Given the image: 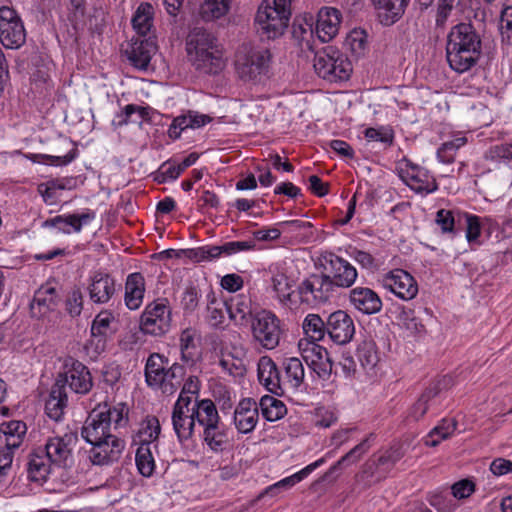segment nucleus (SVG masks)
<instances>
[{"instance_id": "1", "label": "nucleus", "mask_w": 512, "mask_h": 512, "mask_svg": "<svg viewBox=\"0 0 512 512\" xmlns=\"http://www.w3.org/2000/svg\"><path fill=\"white\" fill-rule=\"evenodd\" d=\"M482 54V40L471 23L453 26L447 35L446 59L452 70L464 73L472 69Z\"/></svg>"}, {"instance_id": "2", "label": "nucleus", "mask_w": 512, "mask_h": 512, "mask_svg": "<svg viewBox=\"0 0 512 512\" xmlns=\"http://www.w3.org/2000/svg\"><path fill=\"white\" fill-rule=\"evenodd\" d=\"M217 40L210 32L193 29L186 40V51L189 61L194 68L204 74H217L224 67L222 52Z\"/></svg>"}, {"instance_id": "3", "label": "nucleus", "mask_w": 512, "mask_h": 512, "mask_svg": "<svg viewBox=\"0 0 512 512\" xmlns=\"http://www.w3.org/2000/svg\"><path fill=\"white\" fill-rule=\"evenodd\" d=\"M128 407L124 403L111 406L107 403L94 408L87 417L81 436L86 442L105 439L114 436L112 429L116 430L127 423Z\"/></svg>"}, {"instance_id": "4", "label": "nucleus", "mask_w": 512, "mask_h": 512, "mask_svg": "<svg viewBox=\"0 0 512 512\" xmlns=\"http://www.w3.org/2000/svg\"><path fill=\"white\" fill-rule=\"evenodd\" d=\"M291 0H263L255 22L262 35L274 39L283 34L291 15Z\"/></svg>"}, {"instance_id": "5", "label": "nucleus", "mask_w": 512, "mask_h": 512, "mask_svg": "<svg viewBox=\"0 0 512 512\" xmlns=\"http://www.w3.org/2000/svg\"><path fill=\"white\" fill-rule=\"evenodd\" d=\"M271 60L268 48L243 46L236 55V72L244 81H260L268 75Z\"/></svg>"}, {"instance_id": "6", "label": "nucleus", "mask_w": 512, "mask_h": 512, "mask_svg": "<svg viewBox=\"0 0 512 512\" xmlns=\"http://www.w3.org/2000/svg\"><path fill=\"white\" fill-rule=\"evenodd\" d=\"M313 66L320 77L331 82L347 80L352 72L351 61L332 46L315 54Z\"/></svg>"}, {"instance_id": "7", "label": "nucleus", "mask_w": 512, "mask_h": 512, "mask_svg": "<svg viewBox=\"0 0 512 512\" xmlns=\"http://www.w3.org/2000/svg\"><path fill=\"white\" fill-rule=\"evenodd\" d=\"M250 323L252 337L261 347L272 350L279 345L281 321L273 312L265 309L257 311Z\"/></svg>"}, {"instance_id": "8", "label": "nucleus", "mask_w": 512, "mask_h": 512, "mask_svg": "<svg viewBox=\"0 0 512 512\" xmlns=\"http://www.w3.org/2000/svg\"><path fill=\"white\" fill-rule=\"evenodd\" d=\"M26 29L20 14L13 7H0V42L7 49H19L26 42Z\"/></svg>"}, {"instance_id": "9", "label": "nucleus", "mask_w": 512, "mask_h": 512, "mask_svg": "<svg viewBox=\"0 0 512 512\" xmlns=\"http://www.w3.org/2000/svg\"><path fill=\"white\" fill-rule=\"evenodd\" d=\"M77 443V433L70 431L63 435L48 437L45 444L40 447L56 468H69L74 463L73 452Z\"/></svg>"}, {"instance_id": "10", "label": "nucleus", "mask_w": 512, "mask_h": 512, "mask_svg": "<svg viewBox=\"0 0 512 512\" xmlns=\"http://www.w3.org/2000/svg\"><path fill=\"white\" fill-rule=\"evenodd\" d=\"M55 384L65 390L68 385L72 392L80 395L87 394L93 386L89 369L71 357L64 361L63 371L58 374Z\"/></svg>"}, {"instance_id": "11", "label": "nucleus", "mask_w": 512, "mask_h": 512, "mask_svg": "<svg viewBox=\"0 0 512 512\" xmlns=\"http://www.w3.org/2000/svg\"><path fill=\"white\" fill-rule=\"evenodd\" d=\"M171 326V310L167 305V299H157L149 303L141 317L140 329L144 334L162 336Z\"/></svg>"}, {"instance_id": "12", "label": "nucleus", "mask_w": 512, "mask_h": 512, "mask_svg": "<svg viewBox=\"0 0 512 512\" xmlns=\"http://www.w3.org/2000/svg\"><path fill=\"white\" fill-rule=\"evenodd\" d=\"M322 266L335 288H350L358 276L356 268L350 262L334 253L323 256Z\"/></svg>"}, {"instance_id": "13", "label": "nucleus", "mask_w": 512, "mask_h": 512, "mask_svg": "<svg viewBox=\"0 0 512 512\" xmlns=\"http://www.w3.org/2000/svg\"><path fill=\"white\" fill-rule=\"evenodd\" d=\"M254 247L253 241H230L222 245H205L189 249L187 256L195 262L211 261L221 256H231L242 251L252 250Z\"/></svg>"}, {"instance_id": "14", "label": "nucleus", "mask_w": 512, "mask_h": 512, "mask_svg": "<svg viewBox=\"0 0 512 512\" xmlns=\"http://www.w3.org/2000/svg\"><path fill=\"white\" fill-rule=\"evenodd\" d=\"M382 286L399 299L409 301L418 294V284L415 278L403 269H394L385 274L381 280Z\"/></svg>"}, {"instance_id": "15", "label": "nucleus", "mask_w": 512, "mask_h": 512, "mask_svg": "<svg viewBox=\"0 0 512 512\" xmlns=\"http://www.w3.org/2000/svg\"><path fill=\"white\" fill-rule=\"evenodd\" d=\"M92 445L89 459L94 465H109L119 460L125 448V441L117 435L88 442Z\"/></svg>"}, {"instance_id": "16", "label": "nucleus", "mask_w": 512, "mask_h": 512, "mask_svg": "<svg viewBox=\"0 0 512 512\" xmlns=\"http://www.w3.org/2000/svg\"><path fill=\"white\" fill-rule=\"evenodd\" d=\"M299 349L303 360L320 378L330 377L333 364L326 348L314 342L301 340Z\"/></svg>"}, {"instance_id": "17", "label": "nucleus", "mask_w": 512, "mask_h": 512, "mask_svg": "<svg viewBox=\"0 0 512 512\" xmlns=\"http://www.w3.org/2000/svg\"><path fill=\"white\" fill-rule=\"evenodd\" d=\"M327 335L335 344L349 343L355 334V324L352 317L344 310H337L326 318Z\"/></svg>"}, {"instance_id": "18", "label": "nucleus", "mask_w": 512, "mask_h": 512, "mask_svg": "<svg viewBox=\"0 0 512 512\" xmlns=\"http://www.w3.org/2000/svg\"><path fill=\"white\" fill-rule=\"evenodd\" d=\"M157 51L155 42L141 36L133 38L124 50L129 63L138 70H147L153 55Z\"/></svg>"}, {"instance_id": "19", "label": "nucleus", "mask_w": 512, "mask_h": 512, "mask_svg": "<svg viewBox=\"0 0 512 512\" xmlns=\"http://www.w3.org/2000/svg\"><path fill=\"white\" fill-rule=\"evenodd\" d=\"M90 300L95 304H105L110 301L116 292L114 278L102 271L94 272L89 278L87 286Z\"/></svg>"}, {"instance_id": "20", "label": "nucleus", "mask_w": 512, "mask_h": 512, "mask_svg": "<svg viewBox=\"0 0 512 512\" xmlns=\"http://www.w3.org/2000/svg\"><path fill=\"white\" fill-rule=\"evenodd\" d=\"M342 15L333 7H323L319 10L315 26V34L325 43L331 41L339 31Z\"/></svg>"}, {"instance_id": "21", "label": "nucleus", "mask_w": 512, "mask_h": 512, "mask_svg": "<svg viewBox=\"0 0 512 512\" xmlns=\"http://www.w3.org/2000/svg\"><path fill=\"white\" fill-rule=\"evenodd\" d=\"M299 293L305 300H309L307 295L311 294L314 300L327 301L335 290L334 284L327 272L322 274H313L304 280L298 287Z\"/></svg>"}, {"instance_id": "22", "label": "nucleus", "mask_w": 512, "mask_h": 512, "mask_svg": "<svg viewBox=\"0 0 512 512\" xmlns=\"http://www.w3.org/2000/svg\"><path fill=\"white\" fill-rule=\"evenodd\" d=\"M403 180L410 189L418 194L427 195L438 189V184L430 172L418 165H411L405 172Z\"/></svg>"}, {"instance_id": "23", "label": "nucleus", "mask_w": 512, "mask_h": 512, "mask_svg": "<svg viewBox=\"0 0 512 512\" xmlns=\"http://www.w3.org/2000/svg\"><path fill=\"white\" fill-rule=\"evenodd\" d=\"M95 218V213L87 211L82 214L58 215L43 222L45 228H57L64 234L72 232L79 233L84 225H87Z\"/></svg>"}, {"instance_id": "24", "label": "nucleus", "mask_w": 512, "mask_h": 512, "mask_svg": "<svg viewBox=\"0 0 512 512\" xmlns=\"http://www.w3.org/2000/svg\"><path fill=\"white\" fill-rule=\"evenodd\" d=\"M259 419L258 404L254 399H242L234 411V424L240 433H250Z\"/></svg>"}, {"instance_id": "25", "label": "nucleus", "mask_w": 512, "mask_h": 512, "mask_svg": "<svg viewBox=\"0 0 512 512\" xmlns=\"http://www.w3.org/2000/svg\"><path fill=\"white\" fill-rule=\"evenodd\" d=\"M258 379L265 388L277 395H284L283 380L275 362L269 356H263L258 362Z\"/></svg>"}, {"instance_id": "26", "label": "nucleus", "mask_w": 512, "mask_h": 512, "mask_svg": "<svg viewBox=\"0 0 512 512\" xmlns=\"http://www.w3.org/2000/svg\"><path fill=\"white\" fill-rule=\"evenodd\" d=\"M350 304L364 314H375L382 309L378 294L368 287H355L349 292Z\"/></svg>"}, {"instance_id": "27", "label": "nucleus", "mask_w": 512, "mask_h": 512, "mask_svg": "<svg viewBox=\"0 0 512 512\" xmlns=\"http://www.w3.org/2000/svg\"><path fill=\"white\" fill-rule=\"evenodd\" d=\"M53 467L55 465L48 459V456L40 446L30 452L27 462V474L31 481L45 482L51 474Z\"/></svg>"}, {"instance_id": "28", "label": "nucleus", "mask_w": 512, "mask_h": 512, "mask_svg": "<svg viewBox=\"0 0 512 512\" xmlns=\"http://www.w3.org/2000/svg\"><path fill=\"white\" fill-rule=\"evenodd\" d=\"M225 309L231 320L238 325H247L253 315L252 300L248 295L238 294L225 301Z\"/></svg>"}, {"instance_id": "29", "label": "nucleus", "mask_w": 512, "mask_h": 512, "mask_svg": "<svg viewBox=\"0 0 512 512\" xmlns=\"http://www.w3.org/2000/svg\"><path fill=\"white\" fill-rule=\"evenodd\" d=\"M410 0H372L379 22L384 26L396 23L404 14Z\"/></svg>"}, {"instance_id": "30", "label": "nucleus", "mask_w": 512, "mask_h": 512, "mask_svg": "<svg viewBox=\"0 0 512 512\" xmlns=\"http://www.w3.org/2000/svg\"><path fill=\"white\" fill-rule=\"evenodd\" d=\"M374 434H369L359 444L348 451L342 456L335 464H333L329 470L325 473L324 477L329 478L331 475L341 470L344 467L350 466L357 463L371 448Z\"/></svg>"}, {"instance_id": "31", "label": "nucleus", "mask_w": 512, "mask_h": 512, "mask_svg": "<svg viewBox=\"0 0 512 512\" xmlns=\"http://www.w3.org/2000/svg\"><path fill=\"white\" fill-rule=\"evenodd\" d=\"M325 463V458H320L316 460L315 462L307 465L300 471L294 473L291 476H288L278 482H276L273 485H270L267 487L261 496L267 494L271 496H276L278 493H280L281 490H287L292 488L294 485L299 483L300 481L304 480L306 477H308L315 469L320 467L322 464Z\"/></svg>"}, {"instance_id": "32", "label": "nucleus", "mask_w": 512, "mask_h": 512, "mask_svg": "<svg viewBox=\"0 0 512 512\" xmlns=\"http://www.w3.org/2000/svg\"><path fill=\"white\" fill-rule=\"evenodd\" d=\"M398 460L399 456L394 455L393 452L386 451L376 459H369L365 463L363 472L369 477L374 478L375 481H380L386 477Z\"/></svg>"}, {"instance_id": "33", "label": "nucleus", "mask_w": 512, "mask_h": 512, "mask_svg": "<svg viewBox=\"0 0 512 512\" xmlns=\"http://www.w3.org/2000/svg\"><path fill=\"white\" fill-rule=\"evenodd\" d=\"M144 292L145 282L142 274L132 273L128 275L125 283V304L130 310H136L141 306Z\"/></svg>"}, {"instance_id": "34", "label": "nucleus", "mask_w": 512, "mask_h": 512, "mask_svg": "<svg viewBox=\"0 0 512 512\" xmlns=\"http://www.w3.org/2000/svg\"><path fill=\"white\" fill-rule=\"evenodd\" d=\"M201 438L203 444L214 453L223 452L229 444L227 429L220 422L204 429Z\"/></svg>"}, {"instance_id": "35", "label": "nucleus", "mask_w": 512, "mask_h": 512, "mask_svg": "<svg viewBox=\"0 0 512 512\" xmlns=\"http://www.w3.org/2000/svg\"><path fill=\"white\" fill-rule=\"evenodd\" d=\"M0 432L4 437L5 448L14 453L26 436L27 426L23 421L11 420L0 425Z\"/></svg>"}, {"instance_id": "36", "label": "nucleus", "mask_w": 512, "mask_h": 512, "mask_svg": "<svg viewBox=\"0 0 512 512\" xmlns=\"http://www.w3.org/2000/svg\"><path fill=\"white\" fill-rule=\"evenodd\" d=\"M441 392V382H437L428 387L419 397L417 402L411 407L409 417L415 421L421 419L428 410L438 403V397Z\"/></svg>"}, {"instance_id": "37", "label": "nucleus", "mask_w": 512, "mask_h": 512, "mask_svg": "<svg viewBox=\"0 0 512 512\" xmlns=\"http://www.w3.org/2000/svg\"><path fill=\"white\" fill-rule=\"evenodd\" d=\"M167 363L168 359L158 353L148 357L145 365V380L149 387L159 389L163 384Z\"/></svg>"}, {"instance_id": "38", "label": "nucleus", "mask_w": 512, "mask_h": 512, "mask_svg": "<svg viewBox=\"0 0 512 512\" xmlns=\"http://www.w3.org/2000/svg\"><path fill=\"white\" fill-rule=\"evenodd\" d=\"M192 416L194 423H198L204 429L220 422V417L215 404L210 399H203L193 405Z\"/></svg>"}, {"instance_id": "39", "label": "nucleus", "mask_w": 512, "mask_h": 512, "mask_svg": "<svg viewBox=\"0 0 512 512\" xmlns=\"http://www.w3.org/2000/svg\"><path fill=\"white\" fill-rule=\"evenodd\" d=\"M68 397L65 389H61L54 383L49 398L45 404V411L49 418L59 420L67 406Z\"/></svg>"}, {"instance_id": "40", "label": "nucleus", "mask_w": 512, "mask_h": 512, "mask_svg": "<svg viewBox=\"0 0 512 512\" xmlns=\"http://www.w3.org/2000/svg\"><path fill=\"white\" fill-rule=\"evenodd\" d=\"M285 379L283 380L284 390L286 387L297 389L304 381V367L299 358L291 357L283 361Z\"/></svg>"}, {"instance_id": "41", "label": "nucleus", "mask_w": 512, "mask_h": 512, "mask_svg": "<svg viewBox=\"0 0 512 512\" xmlns=\"http://www.w3.org/2000/svg\"><path fill=\"white\" fill-rule=\"evenodd\" d=\"M172 425L180 442L190 439L195 428L192 412L172 411Z\"/></svg>"}, {"instance_id": "42", "label": "nucleus", "mask_w": 512, "mask_h": 512, "mask_svg": "<svg viewBox=\"0 0 512 512\" xmlns=\"http://www.w3.org/2000/svg\"><path fill=\"white\" fill-rule=\"evenodd\" d=\"M154 7L148 2L141 3L132 17L133 28L140 36H145L152 27Z\"/></svg>"}, {"instance_id": "43", "label": "nucleus", "mask_w": 512, "mask_h": 512, "mask_svg": "<svg viewBox=\"0 0 512 512\" xmlns=\"http://www.w3.org/2000/svg\"><path fill=\"white\" fill-rule=\"evenodd\" d=\"M153 449L149 443H140L136 450V466L139 473L144 477H151L155 470Z\"/></svg>"}, {"instance_id": "44", "label": "nucleus", "mask_w": 512, "mask_h": 512, "mask_svg": "<svg viewBox=\"0 0 512 512\" xmlns=\"http://www.w3.org/2000/svg\"><path fill=\"white\" fill-rule=\"evenodd\" d=\"M258 406L261 408L263 417L270 422L283 418L287 413L285 404L270 395L262 396Z\"/></svg>"}, {"instance_id": "45", "label": "nucleus", "mask_w": 512, "mask_h": 512, "mask_svg": "<svg viewBox=\"0 0 512 512\" xmlns=\"http://www.w3.org/2000/svg\"><path fill=\"white\" fill-rule=\"evenodd\" d=\"M185 374L184 366L178 363L172 364L171 367L166 369L163 384L159 386V389L164 394L172 395L181 386Z\"/></svg>"}, {"instance_id": "46", "label": "nucleus", "mask_w": 512, "mask_h": 512, "mask_svg": "<svg viewBox=\"0 0 512 512\" xmlns=\"http://www.w3.org/2000/svg\"><path fill=\"white\" fill-rule=\"evenodd\" d=\"M60 302V295L56 286L47 282L43 284L34 294L33 303L48 310H54Z\"/></svg>"}, {"instance_id": "47", "label": "nucleus", "mask_w": 512, "mask_h": 512, "mask_svg": "<svg viewBox=\"0 0 512 512\" xmlns=\"http://www.w3.org/2000/svg\"><path fill=\"white\" fill-rule=\"evenodd\" d=\"M161 426L156 416H147L141 423L138 432L139 444L149 443L155 450L157 449L156 441L160 435Z\"/></svg>"}, {"instance_id": "48", "label": "nucleus", "mask_w": 512, "mask_h": 512, "mask_svg": "<svg viewBox=\"0 0 512 512\" xmlns=\"http://www.w3.org/2000/svg\"><path fill=\"white\" fill-rule=\"evenodd\" d=\"M357 357L365 370H372L379 362V354L374 340L364 339L357 347Z\"/></svg>"}, {"instance_id": "49", "label": "nucleus", "mask_w": 512, "mask_h": 512, "mask_svg": "<svg viewBox=\"0 0 512 512\" xmlns=\"http://www.w3.org/2000/svg\"><path fill=\"white\" fill-rule=\"evenodd\" d=\"M302 327L306 336L311 339L310 342L316 343L324 339L327 334L326 320L324 321L317 314H308L303 321Z\"/></svg>"}, {"instance_id": "50", "label": "nucleus", "mask_w": 512, "mask_h": 512, "mask_svg": "<svg viewBox=\"0 0 512 512\" xmlns=\"http://www.w3.org/2000/svg\"><path fill=\"white\" fill-rule=\"evenodd\" d=\"M345 46L356 59L365 55L367 50V34L364 30L354 29L346 37Z\"/></svg>"}, {"instance_id": "51", "label": "nucleus", "mask_w": 512, "mask_h": 512, "mask_svg": "<svg viewBox=\"0 0 512 512\" xmlns=\"http://www.w3.org/2000/svg\"><path fill=\"white\" fill-rule=\"evenodd\" d=\"M229 0H204L200 7V14L206 21L219 19L229 11Z\"/></svg>"}, {"instance_id": "52", "label": "nucleus", "mask_w": 512, "mask_h": 512, "mask_svg": "<svg viewBox=\"0 0 512 512\" xmlns=\"http://www.w3.org/2000/svg\"><path fill=\"white\" fill-rule=\"evenodd\" d=\"M198 333L194 328H186L181 332L180 335V350L181 359L184 362H193L196 354V337Z\"/></svg>"}, {"instance_id": "53", "label": "nucleus", "mask_w": 512, "mask_h": 512, "mask_svg": "<svg viewBox=\"0 0 512 512\" xmlns=\"http://www.w3.org/2000/svg\"><path fill=\"white\" fill-rule=\"evenodd\" d=\"M456 429L454 420H443L434 427L425 438V444L430 447L437 446L442 440L447 439Z\"/></svg>"}, {"instance_id": "54", "label": "nucleus", "mask_w": 512, "mask_h": 512, "mask_svg": "<svg viewBox=\"0 0 512 512\" xmlns=\"http://www.w3.org/2000/svg\"><path fill=\"white\" fill-rule=\"evenodd\" d=\"M113 320V315L108 311L100 312L93 320L91 326V335L93 337L99 338L98 342H102V347L104 346L103 338L107 335L110 329V324Z\"/></svg>"}, {"instance_id": "55", "label": "nucleus", "mask_w": 512, "mask_h": 512, "mask_svg": "<svg viewBox=\"0 0 512 512\" xmlns=\"http://www.w3.org/2000/svg\"><path fill=\"white\" fill-rule=\"evenodd\" d=\"M272 286L281 303L287 304L291 300L292 282L285 274L278 273L274 275L272 277Z\"/></svg>"}, {"instance_id": "56", "label": "nucleus", "mask_w": 512, "mask_h": 512, "mask_svg": "<svg viewBox=\"0 0 512 512\" xmlns=\"http://www.w3.org/2000/svg\"><path fill=\"white\" fill-rule=\"evenodd\" d=\"M225 302L217 301L214 295L208 300L207 321L211 327H220L225 320Z\"/></svg>"}, {"instance_id": "57", "label": "nucleus", "mask_w": 512, "mask_h": 512, "mask_svg": "<svg viewBox=\"0 0 512 512\" xmlns=\"http://www.w3.org/2000/svg\"><path fill=\"white\" fill-rule=\"evenodd\" d=\"M182 173L179 164L173 161L164 162L154 173V180L158 183H165L176 180Z\"/></svg>"}, {"instance_id": "58", "label": "nucleus", "mask_w": 512, "mask_h": 512, "mask_svg": "<svg viewBox=\"0 0 512 512\" xmlns=\"http://www.w3.org/2000/svg\"><path fill=\"white\" fill-rule=\"evenodd\" d=\"M364 135L370 141H378L387 146L392 145L394 141V131L389 126L369 127L364 131Z\"/></svg>"}, {"instance_id": "59", "label": "nucleus", "mask_w": 512, "mask_h": 512, "mask_svg": "<svg viewBox=\"0 0 512 512\" xmlns=\"http://www.w3.org/2000/svg\"><path fill=\"white\" fill-rule=\"evenodd\" d=\"M66 311L71 317H77L83 309V293L79 287H74L68 293L65 301Z\"/></svg>"}, {"instance_id": "60", "label": "nucleus", "mask_w": 512, "mask_h": 512, "mask_svg": "<svg viewBox=\"0 0 512 512\" xmlns=\"http://www.w3.org/2000/svg\"><path fill=\"white\" fill-rule=\"evenodd\" d=\"M499 30L502 41L512 46V6H506L501 10Z\"/></svg>"}, {"instance_id": "61", "label": "nucleus", "mask_w": 512, "mask_h": 512, "mask_svg": "<svg viewBox=\"0 0 512 512\" xmlns=\"http://www.w3.org/2000/svg\"><path fill=\"white\" fill-rule=\"evenodd\" d=\"M466 239L469 244H479L478 238L481 234L480 218L476 215L465 214Z\"/></svg>"}, {"instance_id": "62", "label": "nucleus", "mask_w": 512, "mask_h": 512, "mask_svg": "<svg viewBox=\"0 0 512 512\" xmlns=\"http://www.w3.org/2000/svg\"><path fill=\"white\" fill-rule=\"evenodd\" d=\"M199 297L200 295L196 287H186L181 297V306L184 311L189 313L195 311L199 303Z\"/></svg>"}, {"instance_id": "63", "label": "nucleus", "mask_w": 512, "mask_h": 512, "mask_svg": "<svg viewBox=\"0 0 512 512\" xmlns=\"http://www.w3.org/2000/svg\"><path fill=\"white\" fill-rule=\"evenodd\" d=\"M435 222L441 228L443 233L453 232L454 230L455 218L451 210H438L436 213Z\"/></svg>"}, {"instance_id": "64", "label": "nucleus", "mask_w": 512, "mask_h": 512, "mask_svg": "<svg viewBox=\"0 0 512 512\" xmlns=\"http://www.w3.org/2000/svg\"><path fill=\"white\" fill-rule=\"evenodd\" d=\"M451 490L455 498L466 499L475 491V484L469 479H463L454 483Z\"/></svg>"}]
</instances>
